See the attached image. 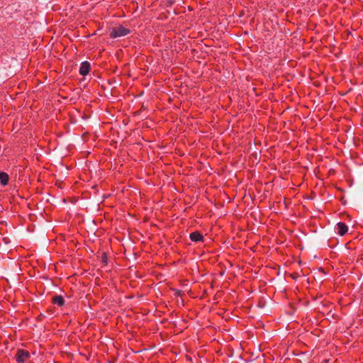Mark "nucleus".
Here are the masks:
<instances>
[{
  "label": "nucleus",
  "instance_id": "obj_8",
  "mask_svg": "<svg viewBox=\"0 0 363 363\" xmlns=\"http://www.w3.org/2000/svg\"><path fill=\"white\" fill-rule=\"evenodd\" d=\"M102 262L104 263H107V257L106 255H104L103 257H102Z\"/></svg>",
  "mask_w": 363,
  "mask_h": 363
},
{
  "label": "nucleus",
  "instance_id": "obj_5",
  "mask_svg": "<svg viewBox=\"0 0 363 363\" xmlns=\"http://www.w3.org/2000/svg\"><path fill=\"white\" fill-rule=\"evenodd\" d=\"M189 238L191 241L195 242H203L204 239L203 235L199 231H194L190 233Z\"/></svg>",
  "mask_w": 363,
  "mask_h": 363
},
{
  "label": "nucleus",
  "instance_id": "obj_3",
  "mask_svg": "<svg viewBox=\"0 0 363 363\" xmlns=\"http://www.w3.org/2000/svg\"><path fill=\"white\" fill-rule=\"evenodd\" d=\"M335 229L337 233L340 236L345 235L348 231L347 225L343 222L337 223Z\"/></svg>",
  "mask_w": 363,
  "mask_h": 363
},
{
  "label": "nucleus",
  "instance_id": "obj_2",
  "mask_svg": "<svg viewBox=\"0 0 363 363\" xmlns=\"http://www.w3.org/2000/svg\"><path fill=\"white\" fill-rule=\"evenodd\" d=\"M30 357V352L23 349H18L15 355V359L17 363H26Z\"/></svg>",
  "mask_w": 363,
  "mask_h": 363
},
{
  "label": "nucleus",
  "instance_id": "obj_4",
  "mask_svg": "<svg viewBox=\"0 0 363 363\" xmlns=\"http://www.w3.org/2000/svg\"><path fill=\"white\" fill-rule=\"evenodd\" d=\"M91 69V65L89 62L84 61L82 62L80 65L79 72L82 76L87 75Z\"/></svg>",
  "mask_w": 363,
  "mask_h": 363
},
{
  "label": "nucleus",
  "instance_id": "obj_9",
  "mask_svg": "<svg viewBox=\"0 0 363 363\" xmlns=\"http://www.w3.org/2000/svg\"><path fill=\"white\" fill-rule=\"evenodd\" d=\"M231 356V354H230V348L228 347V357H230Z\"/></svg>",
  "mask_w": 363,
  "mask_h": 363
},
{
  "label": "nucleus",
  "instance_id": "obj_10",
  "mask_svg": "<svg viewBox=\"0 0 363 363\" xmlns=\"http://www.w3.org/2000/svg\"><path fill=\"white\" fill-rule=\"evenodd\" d=\"M228 202H230V198L229 196L228 197Z\"/></svg>",
  "mask_w": 363,
  "mask_h": 363
},
{
  "label": "nucleus",
  "instance_id": "obj_6",
  "mask_svg": "<svg viewBox=\"0 0 363 363\" xmlns=\"http://www.w3.org/2000/svg\"><path fill=\"white\" fill-rule=\"evenodd\" d=\"M52 302L58 306H63L65 303V298L61 295H55L52 296Z\"/></svg>",
  "mask_w": 363,
  "mask_h": 363
},
{
  "label": "nucleus",
  "instance_id": "obj_1",
  "mask_svg": "<svg viewBox=\"0 0 363 363\" xmlns=\"http://www.w3.org/2000/svg\"><path fill=\"white\" fill-rule=\"evenodd\" d=\"M130 33V30L123 27L122 25L113 27L110 30V37L117 38L125 36Z\"/></svg>",
  "mask_w": 363,
  "mask_h": 363
},
{
  "label": "nucleus",
  "instance_id": "obj_7",
  "mask_svg": "<svg viewBox=\"0 0 363 363\" xmlns=\"http://www.w3.org/2000/svg\"><path fill=\"white\" fill-rule=\"evenodd\" d=\"M9 180V176L7 173L4 172H0V183L2 186H6L8 184Z\"/></svg>",
  "mask_w": 363,
  "mask_h": 363
}]
</instances>
